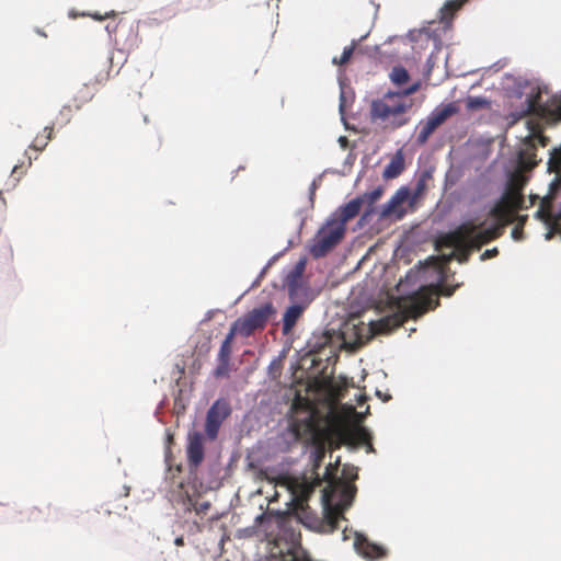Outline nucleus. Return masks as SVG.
<instances>
[{"label":"nucleus","instance_id":"nucleus-47","mask_svg":"<svg viewBox=\"0 0 561 561\" xmlns=\"http://www.w3.org/2000/svg\"><path fill=\"white\" fill-rule=\"evenodd\" d=\"M468 0H461L462 3L467 2Z\"/></svg>","mask_w":561,"mask_h":561},{"label":"nucleus","instance_id":"nucleus-37","mask_svg":"<svg viewBox=\"0 0 561 561\" xmlns=\"http://www.w3.org/2000/svg\"><path fill=\"white\" fill-rule=\"evenodd\" d=\"M499 254V250L497 248H493V249H489V250H485L482 255H481V260H488V259H491V257H494Z\"/></svg>","mask_w":561,"mask_h":561},{"label":"nucleus","instance_id":"nucleus-14","mask_svg":"<svg viewBox=\"0 0 561 561\" xmlns=\"http://www.w3.org/2000/svg\"><path fill=\"white\" fill-rule=\"evenodd\" d=\"M309 305V300L289 306L283 316L282 331L289 334Z\"/></svg>","mask_w":561,"mask_h":561},{"label":"nucleus","instance_id":"nucleus-30","mask_svg":"<svg viewBox=\"0 0 561 561\" xmlns=\"http://www.w3.org/2000/svg\"><path fill=\"white\" fill-rule=\"evenodd\" d=\"M355 46H356V43L353 42L351 46L345 47L340 58H336V57L333 58V64L339 65V66H343V65L347 64L354 53Z\"/></svg>","mask_w":561,"mask_h":561},{"label":"nucleus","instance_id":"nucleus-10","mask_svg":"<svg viewBox=\"0 0 561 561\" xmlns=\"http://www.w3.org/2000/svg\"><path fill=\"white\" fill-rule=\"evenodd\" d=\"M186 455L191 468H197L202 463L204 459V437L202 433H188Z\"/></svg>","mask_w":561,"mask_h":561},{"label":"nucleus","instance_id":"nucleus-24","mask_svg":"<svg viewBox=\"0 0 561 561\" xmlns=\"http://www.w3.org/2000/svg\"><path fill=\"white\" fill-rule=\"evenodd\" d=\"M390 79L394 84L401 85L409 81L410 75L404 67L397 66L392 68L390 72Z\"/></svg>","mask_w":561,"mask_h":561},{"label":"nucleus","instance_id":"nucleus-16","mask_svg":"<svg viewBox=\"0 0 561 561\" xmlns=\"http://www.w3.org/2000/svg\"><path fill=\"white\" fill-rule=\"evenodd\" d=\"M506 205L515 211L523 208L524 196H523V183L520 181H512L506 192L501 197Z\"/></svg>","mask_w":561,"mask_h":561},{"label":"nucleus","instance_id":"nucleus-45","mask_svg":"<svg viewBox=\"0 0 561 561\" xmlns=\"http://www.w3.org/2000/svg\"><path fill=\"white\" fill-rule=\"evenodd\" d=\"M411 277H412V272H409V273L407 274V279H410Z\"/></svg>","mask_w":561,"mask_h":561},{"label":"nucleus","instance_id":"nucleus-8","mask_svg":"<svg viewBox=\"0 0 561 561\" xmlns=\"http://www.w3.org/2000/svg\"><path fill=\"white\" fill-rule=\"evenodd\" d=\"M458 113V106L455 103H448L442 108H436L431 113L427 119L421 124V129L417 134V142L424 145L431 135L446 122L447 118Z\"/></svg>","mask_w":561,"mask_h":561},{"label":"nucleus","instance_id":"nucleus-21","mask_svg":"<svg viewBox=\"0 0 561 561\" xmlns=\"http://www.w3.org/2000/svg\"><path fill=\"white\" fill-rule=\"evenodd\" d=\"M404 169V161L401 156L394 157L383 170L385 179H394L401 174Z\"/></svg>","mask_w":561,"mask_h":561},{"label":"nucleus","instance_id":"nucleus-20","mask_svg":"<svg viewBox=\"0 0 561 561\" xmlns=\"http://www.w3.org/2000/svg\"><path fill=\"white\" fill-rule=\"evenodd\" d=\"M45 510L48 511L49 505H45L44 507H39V506L26 507L20 512L21 522L36 523V522L45 519V517L48 515V512H45Z\"/></svg>","mask_w":561,"mask_h":561},{"label":"nucleus","instance_id":"nucleus-12","mask_svg":"<svg viewBox=\"0 0 561 561\" xmlns=\"http://www.w3.org/2000/svg\"><path fill=\"white\" fill-rule=\"evenodd\" d=\"M408 197L409 191L407 188L398 190L396 194L382 206L380 216L382 218H387L396 215L398 218H401L403 215L401 205L408 199Z\"/></svg>","mask_w":561,"mask_h":561},{"label":"nucleus","instance_id":"nucleus-46","mask_svg":"<svg viewBox=\"0 0 561 561\" xmlns=\"http://www.w3.org/2000/svg\"><path fill=\"white\" fill-rule=\"evenodd\" d=\"M37 33L42 36H46V34L43 31H37Z\"/></svg>","mask_w":561,"mask_h":561},{"label":"nucleus","instance_id":"nucleus-42","mask_svg":"<svg viewBox=\"0 0 561 561\" xmlns=\"http://www.w3.org/2000/svg\"><path fill=\"white\" fill-rule=\"evenodd\" d=\"M107 16H110V14H108V13H106V14H105V18H107ZM92 18H93L94 20H99V21H101V20H103V19H104V16H103V15H100V14H98V13L92 14Z\"/></svg>","mask_w":561,"mask_h":561},{"label":"nucleus","instance_id":"nucleus-7","mask_svg":"<svg viewBox=\"0 0 561 561\" xmlns=\"http://www.w3.org/2000/svg\"><path fill=\"white\" fill-rule=\"evenodd\" d=\"M276 312L271 302L261 305L252 309L242 318L237 319L238 327L240 328V335L250 336L257 330H263L268 322L270 318Z\"/></svg>","mask_w":561,"mask_h":561},{"label":"nucleus","instance_id":"nucleus-1","mask_svg":"<svg viewBox=\"0 0 561 561\" xmlns=\"http://www.w3.org/2000/svg\"><path fill=\"white\" fill-rule=\"evenodd\" d=\"M293 432L298 439L312 447L310 460L317 476L328 449L335 450L343 444L366 443L369 439L367 431L363 427L353 433L345 428L336 417H322L314 413L296 421L293 424Z\"/></svg>","mask_w":561,"mask_h":561},{"label":"nucleus","instance_id":"nucleus-18","mask_svg":"<svg viewBox=\"0 0 561 561\" xmlns=\"http://www.w3.org/2000/svg\"><path fill=\"white\" fill-rule=\"evenodd\" d=\"M536 113L550 124L561 123V99L554 100L545 106H538Z\"/></svg>","mask_w":561,"mask_h":561},{"label":"nucleus","instance_id":"nucleus-13","mask_svg":"<svg viewBox=\"0 0 561 561\" xmlns=\"http://www.w3.org/2000/svg\"><path fill=\"white\" fill-rule=\"evenodd\" d=\"M363 204L364 198L356 197L341 206L331 219L337 224H342V227H346V222L359 214Z\"/></svg>","mask_w":561,"mask_h":561},{"label":"nucleus","instance_id":"nucleus-33","mask_svg":"<svg viewBox=\"0 0 561 561\" xmlns=\"http://www.w3.org/2000/svg\"><path fill=\"white\" fill-rule=\"evenodd\" d=\"M236 334H240V328L238 327L237 321H234L233 324L231 325L230 331L226 335V337L222 341V343L231 345Z\"/></svg>","mask_w":561,"mask_h":561},{"label":"nucleus","instance_id":"nucleus-36","mask_svg":"<svg viewBox=\"0 0 561 561\" xmlns=\"http://www.w3.org/2000/svg\"><path fill=\"white\" fill-rule=\"evenodd\" d=\"M420 82H415L414 84L410 85L409 88L399 93L402 94V99H408L409 95L415 93L420 89Z\"/></svg>","mask_w":561,"mask_h":561},{"label":"nucleus","instance_id":"nucleus-22","mask_svg":"<svg viewBox=\"0 0 561 561\" xmlns=\"http://www.w3.org/2000/svg\"><path fill=\"white\" fill-rule=\"evenodd\" d=\"M93 91L87 84L82 85L72 99L76 111H79L84 104L93 99Z\"/></svg>","mask_w":561,"mask_h":561},{"label":"nucleus","instance_id":"nucleus-4","mask_svg":"<svg viewBox=\"0 0 561 561\" xmlns=\"http://www.w3.org/2000/svg\"><path fill=\"white\" fill-rule=\"evenodd\" d=\"M413 102L402 99V94L389 91L381 98L373 100L369 115L373 123H379L386 130H396L410 122L408 115Z\"/></svg>","mask_w":561,"mask_h":561},{"label":"nucleus","instance_id":"nucleus-23","mask_svg":"<svg viewBox=\"0 0 561 561\" xmlns=\"http://www.w3.org/2000/svg\"><path fill=\"white\" fill-rule=\"evenodd\" d=\"M53 126H46L44 128V135H37L32 142V148L42 151L46 148L49 140L51 139Z\"/></svg>","mask_w":561,"mask_h":561},{"label":"nucleus","instance_id":"nucleus-31","mask_svg":"<svg viewBox=\"0 0 561 561\" xmlns=\"http://www.w3.org/2000/svg\"><path fill=\"white\" fill-rule=\"evenodd\" d=\"M383 190L381 187H377L370 192L365 193L360 198H364V203L369 205H374L382 195Z\"/></svg>","mask_w":561,"mask_h":561},{"label":"nucleus","instance_id":"nucleus-34","mask_svg":"<svg viewBox=\"0 0 561 561\" xmlns=\"http://www.w3.org/2000/svg\"><path fill=\"white\" fill-rule=\"evenodd\" d=\"M549 163L556 168H561V149H553Z\"/></svg>","mask_w":561,"mask_h":561},{"label":"nucleus","instance_id":"nucleus-44","mask_svg":"<svg viewBox=\"0 0 561 561\" xmlns=\"http://www.w3.org/2000/svg\"><path fill=\"white\" fill-rule=\"evenodd\" d=\"M175 545H176V546H183V545H184V539H183V537H178V538L175 539Z\"/></svg>","mask_w":561,"mask_h":561},{"label":"nucleus","instance_id":"nucleus-26","mask_svg":"<svg viewBox=\"0 0 561 561\" xmlns=\"http://www.w3.org/2000/svg\"><path fill=\"white\" fill-rule=\"evenodd\" d=\"M75 111L73 104L64 105L56 117V123L60 126L68 124L71 121Z\"/></svg>","mask_w":561,"mask_h":561},{"label":"nucleus","instance_id":"nucleus-32","mask_svg":"<svg viewBox=\"0 0 561 561\" xmlns=\"http://www.w3.org/2000/svg\"><path fill=\"white\" fill-rule=\"evenodd\" d=\"M313 492V485H304L300 494L297 496V503L300 506L301 511L305 513L304 503L307 502L310 494Z\"/></svg>","mask_w":561,"mask_h":561},{"label":"nucleus","instance_id":"nucleus-29","mask_svg":"<svg viewBox=\"0 0 561 561\" xmlns=\"http://www.w3.org/2000/svg\"><path fill=\"white\" fill-rule=\"evenodd\" d=\"M217 359H218V365L214 370V376L216 378L228 377L229 373H230V359H222V358H217Z\"/></svg>","mask_w":561,"mask_h":561},{"label":"nucleus","instance_id":"nucleus-39","mask_svg":"<svg viewBox=\"0 0 561 561\" xmlns=\"http://www.w3.org/2000/svg\"><path fill=\"white\" fill-rule=\"evenodd\" d=\"M209 507H210L209 502H203L195 507V511L197 514L206 513L209 510Z\"/></svg>","mask_w":561,"mask_h":561},{"label":"nucleus","instance_id":"nucleus-28","mask_svg":"<svg viewBox=\"0 0 561 561\" xmlns=\"http://www.w3.org/2000/svg\"><path fill=\"white\" fill-rule=\"evenodd\" d=\"M490 106V101L482 96H470L467 100V107L469 110H480L488 108Z\"/></svg>","mask_w":561,"mask_h":561},{"label":"nucleus","instance_id":"nucleus-48","mask_svg":"<svg viewBox=\"0 0 561 561\" xmlns=\"http://www.w3.org/2000/svg\"><path fill=\"white\" fill-rule=\"evenodd\" d=\"M468 0H461L462 3L467 2Z\"/></svg>","mask_w":561,"mask_h":561},{"label":"nucleus","instance_id":"nucleus-11","mask_svg":"<svg viewBox=\"0 0 561 561\" xmlns=\"http://www.w3.org/2000/svg\"><path fill=\"white\" fill-rule=\"evenodd\" d=\"M515 210L506 205L503 201H499L490 210V216L496 219V224L488 229H497L499 238L502 236L503 228L513 222Z\"/></svg>","mask_w":561,"mask_h":561},{"label":"nucleus","instance_id":"nucleus-38","mask_svg":"<svg viewBox=\"0 0 561 561\" xmlns=\"http://www.w3.org/2000/svg\"><path fill=\"white\" fill-rule=\"evenodd\" d=\"M523 234H524V231H523V228L519 227V226H516L513 230H512V237L514 240H522L523 239Z\"/></svg>","mask_w":561,"mask_h":561},{"label":"nucleus","instance_id":"nucleus-27","mask_svg":"<svg viewBox=\"0 0 561 561\" xmlns=\"http://www.w3.org/2000/svg\"><path fill=\"white\" fill-rule=\"evenodd\" d=\"M550 207V202L548 199L542 201L540 208L537 210V217L553 226L554 214L551 213Z\"/></svg>","mask_w":561,"mask_h":561},{"label":"nucleus","instance_id":"nucleus-19","mask_svg":"<svg viewBox=\"0 0 561 561\" xmlns=\"http://www.w3.org/2000/svg\"><path fill=\"white\" fill-rule=\"evenodd\" d=\"M355 547L360 554L368 559H378L385 556V550L381 547L367 541L365 538L357 537Z\"/></svg>","mask_w":561,"mask_h":561},{"label":"nucleus","instance_id":"nucleus-9","mask_svg":"<svg viewBox=\"0 0 561 561\" xmlns=\"http://www.w3.org/2000/svg\"><path fill=\"white\" fill-rule=\"evenodd\" d=\"M231 409L225 400H217L207 411L205 432L210 439L217 437L221 423L230 415Z\"/></svg>","mask_w":561,"mask_h":561},{"label":"nucleus","instance_id":"nucleus-6","mask_svg":"<svg viewBox=\"0 0 561 561\" xmlns=\"http://www.w3.org/2000/svg\"><path fill=\"white\" fill-rule=\"evenodd\" d=\"M346 227L328 219L327 222L318 230L312 239L309 252L314 259L325 256L333 248H335L343 239Z\"/></svg>","mask_w":561,"mask_h":561},{"label":"nucleus","instance_id":"nucleus-25","mask_svg":"<svg viewBox=\"0 0 561 561\" xmlns=\"http://www.w3.org/2000/svg\"><path fill=\"white\" fill-rule=\"evenodd\" d=\"M463 5L461 0H448L442 8V19H453L454 14Z\"/></svg>","mask_w":561,"mask_h":561},{"label":"nucleus","instance_id":"nucleus-5","mask_svg":"<svg viewBox=\"0 0 561 561\" xmlns=\"http://www.w3.org/2000/svg\"><path fill=\"white\" fill-rule=\"evenodd\" d=\"M538 98H539V95L528 99V113L531 114L534 117L527 121V128L529 130V135L524 140L526 150L523 153V154H528V151H531V156H534V157L536 156L535 154L536 141L541 147L548 146V144L550 141L549 137L543 135L545 127L556 126L559 124V123L550 124L546 121V118L541 117L538 113H536V110L538 106H545L558 99L554 98L543 104H540L537 101Z\"/></svg>","mask_w":561,"mask_h":561},{"label":"nucleus","instance_id":"nucleus-15","mask_svg":"<svg viewBox=\"0 0 561 561\" xmlns=\"http://www.w3.org/2000/svg\"><path fill=\"white\" fill-rule=\"evenodd\" d=\"M323 501H324V514H323V522L322 527L328 533H333L339 528V522L342 518V511L339 506H332L329 503L328 493L324 491L323 493Z\"/></svg>","mask_w":561,"mask_h":561},{"label":"nucleus","instance_id":"nucleus-3","mask_svg":"<svg viewBox=\"0 0 561 561\" xmlns=\"http://www.w3.org/2000/svg\"><path fill=\"white\" fill-rule=\"evenodd\" d=\"M483 224L476 225L467 221L458 226L454 231L440 238L439 243L454 248L456 259L460 263L468 261L471 250H479L482 245L499 238L497 229H482Z\"/></svg>","mask_w":561,"mask_h":561},{"label":"nucleus","instance_id":"nucleus-2","mask_svg":"<svg viewBox=\"0 0 561 561\" xmlns=\"http://www.w3.org/2000/svg\"><path fill=\"white\" fill-rule=\"evenodd\" d=\"M456 287L445 285L422 286L411 295L400 297L397 311L369 323L370 335L386 334L409 319H416L439 305V295L450 297Z\"/></svg>","mask_w":561,"mask_h":561},{"label":"nucleus","instance_id":"nucleus-35","mask_svg":"<svg viewBox=\"0 0 561 561\" xmlns=\"http://www.w3.org/2000/svg\"><path fill=\"white\" fill-rule=\"evenodd\" d=\"M230 355H231V345L221 343L219 353H218V358L230 359Z\"/></svg>","mask_w":561,"mask_h":561},{"label":"nucleus","instance_id":"nucleus-40","mask_svg":"<svg viewBox=\"0 0 561 561\" xmlns=\"http://www.w3.org/2000/svg\"><path fill=\"white\" fill-rule=\"evenodd\" d=\"M561 221V209L553 216V229L559 230V222Z\"/></svg>","mask_w":561,"mask_h":561},{"label":"nucleus","instance_id":"nucleus-41","mask_svg":"<svg viewBox=\"0 0 561 561\" xmlns=\"http://www.w3.org/2000/svg\"><path fill=\"white\" fill-rule=\"evenodd\" d=\"M456 259V250L453 251L450 254L448 255H444L443 256V260H444V263H449L451 260Z\"/></svg>","mask_w":561,"mask_h":561},{"label":"nucleus","instance_id":"nucleus-17","mask_svg":"<svg viewBox=\"0 0 561 561\" xmlns=\"http://www.w3.org/2000/svg\"><path fill=\"white\" fill-rule=\"evenodd\" d=\"M304 267L305 263L300 262L295 268V271L290 272L286 277V284L288 287V295L290 300H296L299 297V293L304 290L299 284Z\"/></svg>","mask_w":561,"mask_h":561},{"label":"nucleus","instance_id":"nucleus-43","mask_svg":"<svg viewBox=\"0 0 561 561\" xmlns=\"http://www.w3.org/2000/svg\"><path fill=\"white\" fill-rule=\"evenodd\" d=\"M331 465L327 468V471H325V479H328L330 481L331 479Z\"/></svg>","mask_w":561,"mask_h":561}]
</instances>
